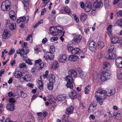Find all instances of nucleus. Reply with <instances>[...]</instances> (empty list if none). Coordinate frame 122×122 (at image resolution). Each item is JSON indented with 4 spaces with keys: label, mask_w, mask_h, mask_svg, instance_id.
Listing matches in <instances>:
<instances>
[{
    "label": "nucleus",
    "mask_w": 122,
    "mask_h": 122,
    "mask_svg": "<svg viewBox=\"0 0 122 122\" xmlns=\"http://www.w3.org/2000/svg\"><path fill=\"white\" fill-rule=\"evenodd\" d=\"M65 98V97L62 95H59L57 97V99L59 101L64 100Z\"/></svg>",
    "instance_id": "34"
},
{
    "label": "nucleus",
    "mask_w": 122,
    "mask_h": 122,
    "mask_svg": "<svg viewBox=\"0 0 122 122\" xmlns=\"http://www.w3.org/2000/svg\"><path fill=\"white\" fill-rule=\"evenodd\" d=\"M74 107L73 106H69L66 109V114H70L72 113L74 110Z\"/></svg>",
    "instance_id": "15"
},
{
    "label": "nucleus",
    "mask_w": 122,
    "mask_h": 122,
    "mask_svg": "<svg viewBox=\"0 0 122 122\" xmlns=\"http://www.w3.org/2000/svg\"><path fill=\"white\" fill-rule=\"evenodd\" d=\"M77 94L76 92L73 90L69 94V96L73 99H76L77 97Z\"/></svg>",
    "instance_id": "19"
},
{
    "label": "nucleus",
    "mask_w": 122,
    "mask_h": 122,
    "mask_svg": "<svg viewBox=\"0 0 122 122\" xmlns=\"http://www.w3.org/2000/svg\"><path fill=\"white\" fill-rule=\"evenodd\" d=\"M67 48L69 51H70L71 53V51L72 49H73L72 46H67Z\"/></svg>",
    "instance_id": "61"
},
{
    "label": "nucleus",
    "mask_w": 122,
    "mask_h": 122,
    "mask_svg": "<svg viewBox=\"0 0 122 122\" xmlns=\"http://www.w3.org/2000/svg\"><path fill=\"white\" fill-rule=\"evenodd\" d=\"M118 6L120 8H122V0L120 1L118 4Z\"/></svg>",
    "instance_id": "64"
},
{
    "label": "nucleus",
    "mask_w": 122,
    "mask_h": 122,
    "mask_svg": "<svg viewBox=\"0 0 122 122\" xmlns=\"http://www.w3.org/2000/svg\"><path fill=\"white\" fill-rule=\"evenodd\" d=\"M104 112V111L103 110H99L97 112H96V113H97L98 116L102 115L103 114Z\"/></svg>",
    "instance_id": "42"
},
{
    "label": "nucleus",
    "mask_w": 122,
    "mask_h": 122,
    "mask_svg": "<svg viewBox=\"0 0 122 122\" xmlns=\"http://www.w3.org/2000/svg\"><path fill=\"white\" fill-rule=\"evenodd\" d=\"M22 79L24 81L27 82L30 81L31 80L30 76L28 75H26L24 77H22Z\"/></svg>",
    "instance_id": "28"
},
{
    "label": "nucleus",
    "mask_w": 122,
    "mask_h": 122,
    "mask_svg": "<svg viewBox=\"0 0 122 122\" xmlns=\"http://www.w3.org/2000/svg\"><path fill=\"white\" fill-rule=\"evenodd\" d=\"M20 93L21 94V96L22 97L25 98L27 96V94L24 93L22 91H21L20 92Z\"/></svg>",
    "instance_id": "46"
},
{
    "label": "nucleus",
    "mask_w": 122,
    "mask_h": 122,
    "mask_svg": "<svg viewBox=\"0 0 122 122\" xmlns=\"http://www.w3.org/2000/svg\"><path fill=\"white\" fill-rule=\"evenodd\" d=\"M94 6L96 8H98L102 7L103 5L102 0H97L93 4Z\"/></svg>",
    "instance_id": "11"
},
{
    "label": "nucleus",
    "mask_w": 122,
    "mask_h": 122,
    "mask_svg": "<svg viewBox=\"0 0 122 122\" xmlns=\"http://www.w3.org/2000/svg\"><path fill=\"white\" fill-rule=\"evenodd\" d=\"M120 38L117 37H112L111 39V41L114 44L118 43L120 44Z\"/></svg>",
    "instance_id": "17"
},
{
    "label": "nucleus",
    "mask_w": 122,
    "mask_h": 122,
    "mask_svg": "<svg viewBox=\"0 0 122 122\" xmlns=\"http://www.w3.org/2000/svg\"><path fill=\"white\" fill-rule=\"evenodd\" d=\"M8 94L9 97H14L15 96V94L11 92H9Z\"/></svg>",
    "instance_id": "48"
},
{
    "label": "nucleus",
    "mask_w": 122,
    "mask_h": 122,
    "mask_svg": "<svg viewBox=\"0 0 122 122\" xmlns=\"http://www.w3.org/2000/svg\"><path fill=\"white\" fill-rule=\"evenodd\" d=\"M84 9L87 12H88L90 11L91 9V4L90 3L89 4H86L84 7Z\"/></svg>",
    "instance_id": "25"
},
{
    "label": "nucleus",
    "mask_w": 122,
    "mask_h": 122,
    "mask_svg": "<svg viewBox=\"0 0 122 122\" xmlns=\"http://www.w3.org/2000/svg\"><path fill=\"white\" fill-rule=\"evenodd\" d=\"M44 64L43 63H42L39 64L38 65L36 66V68L38 70H40L44 66Z\"/></svg>",
    "instance_id": "36"
},
{
    "label": "nucleus",
    "mask_w": 122,
    "mask_h": 122,
    "mask_svg": "<svg viewBox=\"0 0 122 122\" xmlns=\"http://www.w3.org/2000/svg\"><path fill=\"white\" fill-rule=\"evenodd\" d=\"M117 66L119 68L122 67V62L116 64Z\"/></svg>",
    "instance_id": "58"
},
{
    "label": "nucleus",
    "mask_w": 122,
    "mask_h": 122,
    "mask_svg": "<svg viewBox=\"0 0 122 122\" xmlns=\"http://www.w3.org/2000/svg\"><path fill=\"white\" fill-rule=\"evenodd\" d=\"M111 74L106 71H103L102 73L101 78L102 81H104L110 79Z\"/></svg>",
    "instance_id": "6"
},
{
    "label": "nucleus",
    "mask_w": 122,
    "mask_h": 122,
    "mask_svg": "<svg viewBox=\"0 0 122 122\" xmlns=\"http://www.w3.org/2000/svg\"><path fill=\"white\" fill-rule=\"evenodd\" d=\"M72 16L76 20V21L77 22H79V20L78 17L76 16L75 14H72Z\"/></svg>",
    "instance_id": "49"
},
{
    "label": "nucleus",
    "mask_w": 122,
    "mask_h": 122,
    "mask_svg": "<svg viewBox=\"0 0 122 122\" xmlns=\"http://www.w3.org/2000/svg\"><path fill=\"white\" fill-rule=\"evenodd\" d=\"M106 58L109 59H113L116 58V55L113 53H108L107 54H105V55Z\"/></svg>",
    "instance_id": "8"
},
{
    "label": "nucleus",
    "mask_w": 122,
    "mask_h": 122,
    "mask_svg": "<svg viewBox=\"0 0 122 122\" xmlns=\"http://www.w3.org/2000/svg\"><path fill=\"white\" fill-rule=\"evenodd\" d=\"M15 51V50L14 49H11L8 53V55L10 56L11 55L14 53Z\"/></svg>",
    "instance_id": "51"
},
{
    "label": "nucleus",
    "mask_w": 122,
    "mask_h": 122,
    "mask_svg": "<svg viewBox=\"0 0 122 122\" xmlns=\"http://www.w3.org/2000/svg\"><path fill=\"white\" fill-rule=\"evenodd\" d=\"M122 62V57H119L117 58L115 60L116 64Z\"/></svg>",
    "instance_id": "44"
},
{
    "label": "nucleus",
    "mask_w": 122,
    "mask_h": 122,
    "mask_svg": "<svg viewBox=\"0 0 122 122\" xmlns=\"http://www.w3.org/2000/svg\"><path fill=\"white\" fill-rule=\"evenodd\" d=\"M25 62L30 65H32L33 64V63L31 62V61L28 59H26L25 60Z\"/></svg>",
    "instance_id": "56"
},
{
    "label": "nucleus",
    "mask_w": 122,
    "mask_h": 122,
    "mask_svg": "<svg viewBox=\"0 0 122 122\" xmlns=\"http://www.w3.org/2000/svg\"><path fill=\"white\" fill-rule=\"evenodd\" d=\"M26 64L24 63H22L20 64L19 67L20 68H22L24 67H26Z\"/></svg>",
    "instance_id": "53"
},
{
    "label": "nucleus",
    "mask_w": 122,
    "mask_h": 122,
    "mask_svg": "<svg viewBox=\"0 0 122 122\" xmlns=\"http://www.w3.org/2000/svg\"><path fill=\"white\" fill-rule=\"evenodd\" d=\"M104 5L106 8H108L109 7V0H104Z\"/></svg>",
    "instance_id": "39"
},
{
    "label": "nucleus",
    "mask_w": 122,
    "mask_h": 122,
    "mask_svg": "<svg viewBox=\"0 0 122 122\" xmlns=\"http://www.w3.org/2000/svg\"><path fill=\"white\" fill-rule=\"evenodd\" d=\"M65 12L68 14L70 13V10L69 8L67 6L65 7Z\"/></svg>",
    "instance_id": "47"
},
{
    "label": "nucleus",
    "mask_w": 122,
    "mask_h": 122,
    "mask_svg": "<svg viewBox=\"0 0 122 122\" xmlns=\"http://www.w3.org/2000/svg\"><path fill=\"white\" fill-rule=\"evenodd\" d=\"M22 76L21 72L20 71H16L15 74V78H20Z\"/></svg>",
    "instance_id": "24"
},
{
    "label": "nucleus",
    "mask_w": 122,
    "mask_h": 122,
    "mask_svg": "<svg viewBox=\"0 0 122 122\" xmlns=\"http://www.w3.org/2000/svg\"><path fill=\"white\" fill-rule=\"evenodd\" d=\"M69 75L66 76L65 79L67 83L66 86L67 88H70L71 89L73 88V85L72 84L73 80L72 77H74L77 76V73L76 71L73 69H71L68 72Z\"/></svg>",
    "instance_id": "2"
},
{
    "label": "nucleus",
    "mask_w": 122,
    "mask_h": 122,
    "mask_svg": "<svg viewBox=\"0 0 122 122\" xmlns=\"http://www.w3.org/2000/svg\"><path fill=\"white\" fill-rule=\"evenodd\" d=\"M59 66L58 62L56 61H54L52 63L51 67L53 68L56 69Z\"/></svg>",
    "instance_id": "21"
},
{
    "label": "nucleus",
    "mask_w": 122,
    "mask_h": 122,
    "mask_svg": "<svg viewBox=\"0 0 122 122\" xmlns=\"http://www.w3.org/2000/svg\"><path fill=\"white\" fill-rule=\"evenodd\" d=\"M81 71L79 72L80 77L82 79H83L85 77V75L84 74V72L82 71Z\"/></svg>",
    "instance_id": "43"
},
{
    "label": "nucleus",
    "mask_w": 122,
    "mask_h": 122,
    "mask_svg": "<svg viewBox=\"0 0 122 122\" xmlns=\"http://www.w3.org/2000/svg\"><path fill=\"white\" fill-rule=\"evenodd\" d=\"M43 3L45 5L43 6H45L47 4L49 1V0H42Z\"/></svg>",
    "instance_id": "60"
},
{
    "label": "nucleus",
    "mask_w": 122,
    "mask_h": 122,
    "mask_svg": "<svg viewBox=\"0 0 122 122\" xmlns=\"http://www.w3.org/2000/svg\"><path fill=\"white\" fill-rule=\"evenodd\" d=\"M82 39V36L80 35H76L74 36L73 39L71 40V43L76 45L80 42Z\"/></svg>",
    "instance_id": "5"
},
{
    "label": "nucleus",
    "mask_w": 122,
    "mask_h": 122,
    "mask_svg": "<svg viewBox=\"0 0 122 122\" xmlns=\"http://www.w3.org/2000/svg\"><path fill=\"white\" fill-rule=\"evenodd\" d=\"M44 58L46 60H53L54 57L52 54L50 52H47L45 53L44 55Z\"/></svg>",
    "instance_id": "7"
},
{
    "label": "nucleus",
    "mask_w": 122,
    "mask_h": 122,
    "mask_svg": "<svg viewBox=\"0 0 122 122\" xmlns=\"http://www.w3.org/2000/svg\"><path fill=\"white\" fill-rule=\"evenodd\" d=\"M55 47L53 46H50L49 50L50 51V52L52 53H54L55 51Z\"/></svg>",
    "instance_id": "41"
},
{
    "label": "nucleus",
    "mask_w": 122,
    "mask_h": 122,
    "mask_svg": "<svg viewBox=\"0 0 122 122\" xmlns=\"http://www.w3.org/2000/svg\"><path fill=\"white\" fill-rule=\"evenodd\" d=\"M67 57L65 55H61L59 61L61 63H64L66 61Z\"/></svg>",
    "instance_id": "20"
},
{
    "label": "nucleus",
    "mask_w": 122,
    "mask_h": 122,
    "mask_svg": "<svg viewBox=\"0 0 122 122\" xmlns=\"http://www.w3.org/2000/svg\"><path fill=\"white\" fill-rule=\"evenodd\" d=\"M69 117V116H66L65 115L63 116L62 117V121L63 122H68V121H67V120Z\"/></svg>",
    "instance_id": "38"
},
{
    "label": "nucleus",
    "mask_w": 122,
    "mask_h": 122,
    "mask_svg": "<svg viewBox=\"0 0 122 122\" xmlns=\"http://www.w3.org/2000/svg\"><path fill=\"white\" fill-rule=\"evenodd\" d=\"M40 51L39 48H36L35 49V54H38L39 51Z\"/></svg>",
    "instance_id": "62"
},
{
    "label": "nucleus",
    "mask_w": 122,
    "mask_h": 122,
    "mask_svg": "<svg viewBox=\"0 0 122 122\" xmlns=\"http://www.w3.org/2000/svg\"><path fill=\"white\" fill-rule=\"evenodd\" d=\"M103 67L104 69L107 70H108L110 68V64L107 62H105L104 63Z\"/></svg>",
    "instance_id": "27"
},
{
    "label": "nucleus",
    "mask_w": 122,
    "mask_h": 122,
    "mask_svg": "<svg viewBox=\"0 0 122 122\" xmlns=\"http://www.w3.org/2000/svg\"><path fill=\"white\" fill-rule=\"evenodd\" d=\"M107 92V96H110L111 95L114 94L115 93V91L114 90H111L110 89L108 90V92Z\"/></svg>",
    "instance_id": "33"
},
{
    "label": "nucleus",
    "mask_w": 122,
    "mask_h": 122,
    "mask_svg": "<svg viewBox=\"0 0 122 122\" xmlns=\"http://www.w3.org/2000/svg\"><path fill=\"white\" fill-rule=\"evenodd\" d=\"M96 54L97 56L98 59H100L102 57V54L100 52H97L96 53Z\"/></svg>",
    "instance_id": "45"
},
{
    "label": "nucleus",
    "mask_w": 122,
    "mask_h": 122,
    "mask_svg": "<svg viewBox=\"0 0 122 122\" xmlns=\"http://www.w3.org/2000/svg\"><path fill=\"white\" fill-rule=\"evenodd\" d=\"M117 23L118 25L121 27L122 28V18L118 20Z\"/></svg>",
    "instance_id": "50"
},
{
    "label": "nucleus",
    "mask_w": 122,
    "mask_h": 122,
    "mask_svg": "<svg viewBox=\"0 0 122 122\" xmlns=\"http://www.w3.org/2000/svg\"><path fill=\"white\" fill-rule=\"evenodd\" d=\"M89 49L91 51H94L96 47L95 43L94 41H91L89 42Z\"/></svg>",
    "instance_id": "9"
},
{
    "label": "nucleus",
    "mask_w": 122,
    "mask_h": 122,
    "mask_svg": "<svg viewBox=\"0 0 122 122\" xmlns=\"http://www.w3.org/2000/svg\"><path fill=\"white\" fill-rule=\"evenodd\" d=\"M9 102L13 104L14 103L15 100L13 98L11 97L9 99Z\"/></svg>",
    "instance_id": "55"
},
{
    "label": "nucleus",
    "mask_w": 122,
    "mask_h": 122,
    "mask_svg": "<svg viewBox=\"0 0 122 122\" xmlns=\"http://www.w3.org/2000/svg\"><path fill=\"white\" fill-rule=\"evenodd\" d=\"M58 39V38L57 37H51L50 40L52 42H54V41H56Z\"/></svg>",
    "instance_id": "52"
},
{
    "label": "nucleus",
    "mask_w": 122,
    "mask_h": 122,
    "mask_svg": "<svg viewBox=\"0 0 122 122\" xmlns=\"http://www.w3.org/2000/svg\"><path fill=\"white\" fill-rule=\"evenodd\" d=\"M78 59V57L76 55H70L68 58L69 60L70 61L75 62L77 61Z\"/></svg>",
    "instance_id": "14"
},
{
    "label": "nucleus",
    "mask_w": 122,
    "mask_h": 122,
    "mask_svg": "<svg viewBox=\"0 0 122 122\" xmlns=\"http://www.w3.org/2000/svg\"><path fill=\"white\" fill-rule=\"evenodd\" d=\"M26 20V18L24 16H21L17 19V23H19L21 22L24 21Z\"/></svg>",
    "instance_id": "26"
},
{
    "label": "nucleus",
    "mask_w": 122,
    "mask_h": 122,
    "mask_svg": "<svg viewBox=\"0 0 122 122\" xmlns=\"http://www.w3.org/2000/svg\"><path fill=\"white\" fill-rule=\"evenodd\" d=\"M108 51L110 52H112L114 49V46L112 44L108 46Z\"/></svg>",
    "instance_id": "40"
},
{
    "label": "nucleus",
    "mask_w": 122,
    "mask_h": 122,
    "mask_svg": "<svg viewBox=\"0 0 122 122\" xmlns=\"http://www.w3.org/2000/svg\"><path fill=\"white\" fill-rule=\"evenodd\" d=\"M49 30L50 32L53 35H62L60 38L62 42L63 41L64 38L63 36H64L65 32L64 31H63V27L60 26H53L50 27Z\"/></svg>",
    "instance_id": "1"
},
{
    "label": "nucleus",
    "mask_w": 122,
    "mask_h": 122,
    "mask_svg": "<svg viewBox=\"0 0 122 122\" xmlns=\"http://www.w3.org/2000/svg\"><path fill=\"white\" fill-rule=\"evenodd\" d=\"M97 45L99 49H102L104 46V42L102 41H100L97 43Z\"/></svg>",
    "instance_id": "22"
},
{
    "label": "nucleus",
    "mask_w": 122,
    "mask_h": 122,
    "mask_svg": "<svg viewBox=\"0 0 122 122\" xmlns=\"http://www.w3.org/2000/svg\"><path fill=\"white\" fill-rule=\"evenodd\" d=\"M95 97L96 100L97 102H99L100 104V105H102L103 103V100L104 99L98 97V95H97L96 96H95Z\"/></svg>",
    "instance_id": "29"
},
{
    "label": "nucleus",
    "mask_w": 122,
    "mask_h": 122,
    "mask_svg": "<svg viewBox=\"0 0 122 122\" xmlns=\"http://www.w3.org/2000/svg\"><path fill=\"white\" fill-rule=\"evenodd\" d=\"M56 76L54 74H51L49 75V82L55 83V82Z\"/></svg>",
    "instance_id": "18"
},
{
    "label": "nucleus",
    "mask_w": 122,
    "mask_h": 122,
    "mask_svg": "<svg viewBox=\"0 0 122 122\" xmlns=\"http://www.w3.org/2000/svg\"><path fill=\"white\" fill-rule=\"evenodd\" d=\"M48 71L46 70L45 72V74L43 75V77L45 79L47 78L48 75Z\"/></svg>",
    "instance_id": "54"
},
{
    "label": "nucleus",
    "mask_w": 122,
    "mask_h": 122,
    "mask_svg": "<svg viewBox=\"0 0 122 122\" xmlns=\"http://www.w3.org/2000/svg\"><path fill=\"white\" fill-rule=\"evenodd\" d=\"M107 93V92L105 90H102L100 89L98 90L96 92L95 96L98 95V97L104 99L108 96Z\"/></svg>",
    "instance_id": "4"
},
{
    "label": "nucleus",
    "mask_w": 122,
    "mask_h": 122,
    "mask_svg": "<svg viewBox=\"0 0 122 122\" xmlns=\"http://www.w3.org/2000/svg\"><path fill=\"white\" fill-rule=\"evenodd\" d=\"M41 59H38V60H36L35 61L36 65V66L38 65L40 63V62L41 61Z\"/></svg>",
    "instance_id": "59"
},
{
    "label": "nucleus",
    "mask_w": 122,
    "mask_h": 122,
    "mask_svg": "<svg viewBox=\"0 0 122 122\" xmlns=\"http://www.w3.org/2000/svg\"><path fill=\"white\" fill-rule=\"evenodd\" d=\"M4 122H13L12 120H11L10 118L9 117H8L6 118L5 120V121Z\"/></svg>",
    "instance_id": "63"
},
{
    "label": "nucleus",
    "mask_w": 122,
    "mask_h": 122,
    "mask_svg": "<svg viewBox=\"0 0 122 122\" xmlns=\"http://www.w3.org/2000/svg\"><path fill=\"white\" fill-rule=\"evenodd\" d=\"M97 105V103L96 102H94L91 104L89 107L88 111L90 112H92L94 110V108Z\"/></svg>",
    "instance_id": "16"
},
{
    "label": "nucleus",
    "mask_w": 122,
    "mask_h": 122,
    "mask_svg": "<svg viewBox=\"0 0 122 122\" xmlns=\"http://www.w3.org/2000/svg\"><path fill=\"white\" fill-rule=\"evenodd\" d=\"M38 85L39 86L40 89L42 90L43 88V83L41 81L39 80L37 82Z\"/></svg>",
    "instance_id": "37"
},
{
    "label": "nucleus",
    "mask_w": 122,
    "mask_h": 122,
    "mask_svg": "<svg viewBox=\"0 0 122 122\" xmlns=\"http://www.w3.org/2000/svg\"><path fill=\"white\" fill-rule=\"evenodd\" d=\"M80 52V50L79 48H73L72 49L71 53L73 54H76Z\"/></svg>",
    "instance_id": "23"
},
{
    "label": "nucleus",
    "mask_w": 122,
    "mask_h": 122,
    "mask_svg": "<svg viewBox=\"0 0 122 122\" xmlns=\"http://www.w3.org/2000/svg\"><path fill=\"white\" fill-rule=\"evenodd\" d=\"M90 87V86L89 85H88L85 87L84 90V92L85 94H87L89 93Z\"/></svg>",
    "instance_id": "32"
},
{
    "label": "nucleus",
    "mask_w": 122,
    "mask_h": 122,
    "mask_svg": "<svg viewBox=\"0 0 122 122\" xmlns=\"http://www.w3.org/2000/svg\"><path fill=\"white\" fill-rule=\"evenodd\" d=\"M10 2L9 0H6L3 2L1 8L3 11H9L10 9Z\"/></svg>",
    "instance_id": "3"
},
{
    "label": "nucleus",
    "mask_w": 122,
    "mask_h": 122,
    "mask_svg": "<svg viewBox=\"0 0 122 122\" xmlns=\"http://www.w3.org/2000/svg\"><path fill=\"white\" fill-rule=\"evenodd\" d=\"M54 83L50 82L48 83L47 85V88L48 89L51 90H52L53 88V84Z\"/></svg>",
    "instance_id": "31"
},
{
    "label": "nucleus",
    "mask_w": 122,
    "mask_h": 122,
    "mask_svg": "<svg viewBox=\"0 0 122 122\" xmlns=\"http://www.w3.org/2000/svg\"><path fill=\"white\" fill-rule=\"evenodd\" d=\"M7 24L8 25V26L11 30H14L16 28V24L15 23H10V21H8L7 22Z\"/></svg>",
    "instance_id": "13"
},
{
    "label": "nucleus",
    "mask_w": 122,
    "mask_h": 122,
    "mask_svg": "<svg viewBox=\"0 0 122 122\" xmlns=\"http://www.w3.org/2000/svg\"><path fill=\"white\" fill-rule=\"evenodd\" d=\"M9 32L8 30L7 29L4 30L2 35V37L4 39H7L9 38L10 36Z\"/></svg>",
    "instance_id": "10"
},
{
    "label": "nucleus",
    "mask_w": 122,
    "mask_h": 122,
    "mask_svg": "<svg viewBox=\"0 0 122 122\" xmlns=\"http://www.w3.org/2000/svg\"><path fill=\"white\" fill-rule=\"evenodd\" d=\"M117 76L119 79L121 80L122 79V70L118 71Z\"/></svg>",
    "instance_id": "35"
},
{
    "label": "nucleus",
    "mask_w": 122,
    "mask_h": 122,
    "mask_svg": "<svg viewBox=\"0 0 122 122\" xmlns=\"http://www.w3.org/2000/svg\"><path fill=\"white\" fill-rule=\"evenodd\" d=\"M7 109L9 111H13L15 109V106L13 104H8L6 106Z\"/></svg>",
    "instance_id": "12"
},
{
    "label": "nucleus",
    "mask_w": 122,
    "mask_h": 122,
    "mask_svg": "<svg viewBox=\"0 0 122 122\" xmlns=\"http://www.w3.org/2000/svg\"><path fill=\"white\" fill-rule=\"evenodd\" d=\"M118 16L122 17V10H120L117 12Z\"/></svg>",
    "instance_id": "57"
},
{
    "label": "nucleus",
    "mask_w": 122,
    "mask_h": 122,
    "mask_svg": "<svg viewBox=\"0 0 122 122\" xmlns=\"http://www.w3.org/2000/svg\"><path fill=\"white\" fill-rule=\"evenodd\" d=\"M87 18V16L84 13H82L80 16L81 20L82 21H84Z\"/></svg>",
    "instance_id": "30"
}]
</instances>
